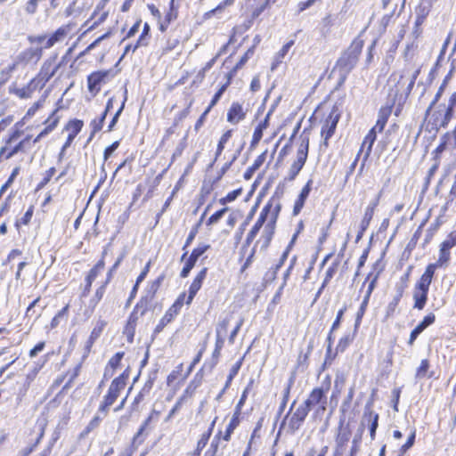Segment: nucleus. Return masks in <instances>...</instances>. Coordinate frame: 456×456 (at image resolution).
Wrapping results in <instances>:
<instances>
[{"label": "nucleus", "mask_w": 456, "mask_h": 456, "mask_svg": "<svg viewBox=\"0 0 456 456\" xmlns=\"http://www.w3.org/2000/svg\"><path fill=\"white\" fill-rule=\"evenodd\" d=\"M45 347V342L38 343L33 349L29 352V356L31 358L37 356V354L41 352Z\"/></svg>", "instance_id": "338daca9"}, {"label": "nucleus", "mask_w": 456, "mask_h": 456, "mask_svg": "<svg viewBox=\"0 0 456 456\" xmlns=\"http://www.w3.org/2000/svg\"><path fill=\"white\" fill-rule=\"evenodd\" d=\"M389 114V109H381L379 113V118L377 120L376 126L373 128H379V131H382L387 121Z\"/></svg>", "instance_id": "2f4dec72"}, {"label": "nucleus", "mask_w": 456, "mask_h": 456, "mask_svg": "<svg viewBox=\"0 0 456 456\" xmlns=\"http://www.w3.org/2000/svg\"><path fill=\"white\" fill-rule=\"evenodd\" d=\"M127 374H121L119 377L112 380L107 395L104 396L102 403L100 405L99 411L106 414L108 408L111 406L119 396L120 391L126 387Z\"/></svg>", "instance_id": "7ed1b4c3"}, {"label": "nucleus", "mask_w": 456, "mask_h": 456, "mask_svg": "<svg viewBox=\"0 0 456 456\" xmlns=\"http://www.w3.org/2000/svg\"><path fill=\"white\" fill-rule=\"evenodd\" d=\"M231 319H232V315L230 314L228 316H226L225 318H224L223 320H221L217 323L216 329V336H221V337L225 338Z\"/></svg>", "instance_id": "7c9ffc66"}, {"label": "nucleus", "mask_w": 456, "mask_h": 456, "mask_svg": "<svg viewBox=\"0 0 456 456\" xmlns=\"http://www.w3.org/2000/svg\"><path fill=\"white\" fill-rule=\"evenodd\" d=\"M33 216V207H30L27 211L26 213L24 214V216L21 217L20 219V223L23 224H28L30 220H31V217Z\"/></svg>", "instance_id": "0e129e2a"}, {"label": "nucleus", "mask_w": 456, "mask_h": 456, "mask_svg": "<svg viewBox=\"0 0 456 456\" xmlns=\"http://www.w3.org/2000/svg\"><path fill=\"white\" fill-rule=\"evenodd\" d=\"M180 311L179 303H174L163 316L164 322H171Z\"/></svg>", "instance_id": "473e14b6"}, {"label": "nucleus", "mask_w": 456, "mask_h": 456, "mask_svg": "<svg viewBox=\"0 0 456 456\" xmlns=\"http://www.w3.org/2000/svg\"><path fill=\"white\" fill-rule=\"evenodd\" d=\"M104 119H105V114H102L98 121L97 120H94L92 122L93 132L94 133H95L97 131H100L102 129Z\"/></svg>", "instance_id": "e2e57ef3"}, {"label": "nucleus", "mask_w": 456, "mask_h": 456, "mask_svg": "<svg viewBox=\"0 0 456 456\" xmlns=\"http://www.w3.org/2000/svg\"><path fill=\"white\" fill-rule=\"evenodd\" d=\"M339 119V114L336 110H332L327 117L324 125L322 128V136L323 137V143L327 147L328 140L333 135L337 124Z\"/></svg>", "instance_id": "ddd939ff"}, {"label": "nucleus", "mask_w": 456, "mask_h": 456, "mask_svg": "<svg viewBox=\"0 0 456 456\" xmlns=\"http://www.w3.org/2000/svg\"><path fill=\"white\" fill-rule=\"evenodd\" d=\"M265 157H266V151L265 152H263L262 154H260L254 161L253 165H252V169L253 170H256L258 169L262 165L263 163L265 162Z\"/></svg>", "instance_id": "6e6d98bb"}, {"label": "nucleus", "mask_w": 456, "mask_h": 456, "mask_svg": "<svg viewBox=\"0 0 456 456\" xmlns=\"http://www.w3.org/2000/svg\"><path fill=\"white\" fill-rule=\"evenodd\" d=\"M55 59L56 56L44 62L37 77L35 78L37 79V83L39 85V87H43L45 85V83L48 82L50 78H52L55 75V73L61 67L60 63L53 67Z\"/></svg>", "instance_id": "9d476101"}, {"label": "nucleus", "mask_w": 456, "mask_h": 456, "mask_svg": "<svg viewBox=\"0 0 456 456\" xmlns=\"http://www.w3.org/2000/svg\"><path fill=\"white\" fill-rule=\"evenodd\" d=\"M308 412L309 410L307 409V406H305L302 403L297 408L291 416L286 417L284 424H286L289 429L293 433L301 427Z\"/></svg>", "instance_id": "1a4fd4ad"}, {"label": "nucleus", "mask_w": 456, "mask_h": 456, "mask_svg": "<svg viewBox=\"0 0 456 456\" xmlns=\"http://www.w3.org/2000/svg\"><path fill=\"white\" fill-rule=\"evenodd\" d=\"M312 183H313V180L310 179L306 183V184L303 187V189L301 190V192L298 195V198L296 200L295 205H294V210L293 211H294L295 215H297L301 211V209L303 208V207L305 205V201L308 198L309 193L311 191Z\"/></svg>", "instance_id": "b1692460"}, {"label": "nucleus", "mask_w": 456, "mask_h": 456, "mask_svg": "<svg viewBox=\"0 0 456 456\" xmlns=\"http://www.w3.org/2000/svg\"><path fill=\"white\" fill-rule=\"evenodd\" d=\"M345 310H346V308H342V309H340L338 312L337 318H336L335 322L332 324L330 333H332L335 330H337L338 328V326L340 324L341 318H342V316L344 314ZM328 339L330 342V340H331V334L329 335Z\"/></svg>", "instance_id": "de8ad7c7"}, {"label": "nucleus", "mask_w": 456, "mask_h": 456, "mask_svg": "<svg viewBox=\"0 0 456 456\" xmlns=\"http://www.w3.org/2000/svg\"><path fill=\"white\" fill-rule=\"evenodd\" d=\"M42 53H43L42 47H30V48H28V49L24 50L23 52H21L19 54L18 59L20 61H23L26 63H28L30 61L37 62L41 59Z\"/></svg>", "instance_id": "aec40b11"}, {"label": "nucleus", "mask_w": 456, "mask_h": 456, "mask_svg": "<svg viewBox=\"0 0 456 456\" xmlns=\"http://www.w3.org/2000/svg\"><path fill=\"white\" fill-rule=\"evenodd\" d=\"M429 368V362L427 359L421 361L419 367L417 370L416 377L418 379H423L427 376L428 370Z\"/></svg>", "instance_id": "ea45409f"}, {"label": "nucleus", "mask_w": 456, "mask_h": 456, "mask_svg": "<svg viewBox=\"0 0 456 456\" xmlns=\"http://www.w3.org/2000/svg\"><path fill=\"white\" fill-rule=\"evenodd\" d=\"M109 75L110 71L108 70H100L90 74L87 77L88 90L94 94L99 93L101 85L107 82Z\"/></svg>", "instance_id": "f8f14e48"}, {"label": "nucleus", "mask_w": 456, "mask_h": 456, "mask_svg": "<svg viewBox=\"0 0 456 456\" xmlns=\"http://www.w3.org/2000/svg\"><path fill=\"white\" fill-rule=\"evenodd\" d=\"M150 30H151L150 25L147 22H145L143 24L142 31L136 44L133 47V52H134L139 47L148 45L149 41H150V35H149Z\"/></svg>", "instance_id": "c85d7f7f"}, {"label": "nucleus", "mask_w": 456, "mask_h": 456, "mask_svg": "<svg viewBox=\"0 0 456 456\" xmlns=\"http://www.w3.org/2000/svg\"><path fill=\"white\" fill-rule=\"evenodd\" d=\"M57 123H58V118H55L54 120H53L41 133H40V136H45L46 134H48L50 132H52L55 126H57Z\"/></svg>", "instance_id": "680f3d73"}, {"label": "nucleus", "mask_w": 456, "mask_h": 456, "mask_svg": "<svg viewBox=\"0 0 456 456\" xmlns=\"http://www.w3.org/2000/svg\"><path fill=\"white\" fill-rule=\"evenodd\" d=\"M278 211L275 209H271L270 214H268V218L265 223V227L261 235V238L256 241V246L260 244L261 249H265L268 248L273 236L274 234L275 224L277 220Z\"/></svg>", "instance_id": "39448f33"}, {"label": "nucleus", "mask_w": 456, "mask_h": 456, "mask_svg": "<svg viewBox=\"0 0 456 456\" xmlns=\"http://www.w3.org/2000/svg\"><path fill=\"white\" fill-rule=\"evenodd\" d=\"M107 251L106 249H104V251L102 252V257H104V256L106 255ZM104 268V261H103V258H102L92 269L91 271L89 272L88 273V276H90L91 278H93L94 280L96 279V277L98 276L99 273H101Z\"/></svg>", "instance_id": "f704fd0d"}, {"label": "nucleus", "mask_w": 456, "mask_h": 456, "mask_svg": "<svg viewBox=\"0 0 456 456\" xmlns=\"http://www.w3.org/2000/svg\"><path fill=\"white\" fill-rule=\"evenodd\" d=\"M248 389H249L248 387L244 389V391L240 396V399L236 405L235 412H238L240 414L241 408H242V406L247 399L248 394Z\"/></svg>", "instance_id": "864d4df0"}, {"label": "nucleus", "mask_w": 456, "mask_h": 456, "mask_svg": "<svg viewBox=\"0 0 456 456\" xmlns=\"http://www.w3.org/2000/svg\"><path fill=\"white\" fill-rule=\"evenodd\" d=\"M243 322H244V319L243 318H240L239 320V322H237L235 328L232 330V331L231 332V335L229 337V342L231 344H233L234 342V339H235V337L237 336L238 332L240 331L242 324H243Z\"/></svg>", "instance_id": "3c124183"}, {"label": "nucleus", "mask_w": 456, "mask_h": 456, "mask_svg": "<svg viewBox=\"0 0 456 456\" xmlns=\"http://www.w3.org/2000/svg\"><path fill=\"white\" fill-rule=\"evenodd\" d=\"M362 47L363 40L360 37L355 38L340 59V64L347 70L352 69L358 61Z\"/></svg>", "instance_id": "20e7f679"}, {"label": "nucleus", "mask_w": 456, "mask_h": 456, "mask_svg": "<svg viewBox=\"0 0 456 456\" xmlns=\"http://www.w3.org/2000/svg\"><path fill=\"white\" fill-rule=\"evenodd\" d=\"M374 215L373 208H366L363 218L361 223L362 231H365Z\"/></svg>", "instance_id": "4c0bfd02"}, {"label": "nucleus", "mask_w": 456, "mask_h": 456, "mask_svg": "<svg viewBox=\"0 0 456 456\" xmlns=\"http://www.w3.org/2000/svg\"><path fill=\"white\" fill-rule=\"evenodd\" d=\"M195 264L187 258L184 266L181 271V277L185 278L189 275L191 270L194 267Z\"/></svg>", "instance_id": "8fccbe9b"}, {"label": "nucleus", "mask_w": 456, "mask_h": 456, "mask_svg": "<svg viewBox=\"0 0 456 456\" xmlns=\"http://www.w3.org/2000/svg\"><path fill=\"white\" fill-rule=\"evenodd\" d=\"M151 262L149 261L146 265L144 266L143 270L142 271V273H140V275L137 277V284H140L146 277V275L148 274L149 271H150V268H151Z\"/></svg>", "instance_id": "052dcab7"}, {"label": "nucleus", "mask_w": 456, "mask_h": 456, "mask_svg": "<svg viewBox=\"0 0 456 456\" xmlns=\"http://www.w3.org/2000/svg\"><path fill=\"white\" fill-rule=\"evenodd\" d=\"M369 426L370 428V436L371 440L375 439L376 430L379 426V414L374 412L370 408H365L361 426L364 427L365 425Z\"/></svg>", "instance_id": "2eb2a0df"}, {"label": "nucleus", "mask_w": 456, "mask_h": 456, "mask_svg": "<svg viewBox=\"0 0 456 456\" xmlns=\"http://www.w3.org/2000/svg\"><path fill=\"white\" fill-rule=\"evenodd\" d=\"M272 209V205L267 204L263 208V209L260 212V215L256 222V224L253 225L252 229L249 231V232L247 235L245 244L248 246L256 238L257 233L259 232L260 229L263 227L265 223L266 222L268 218V214H270Z\"/></svg>", "instance_id": "9b49d317"}, {"label": "nucleus", "mask_w": 456, "mask_h": 456, "mask_svg": "<svg viewBox=\"0 0 456 456\" xmlns=\"http://www.w3.org/2000/svg\"><path fill=\"white\" fill-rule=\"evenodd\" d=\"M82 127H83V121H81L79 119L71 120L67 124L65 128L69 133L67 141L64 143V145L62 146V149L60 152V155H59L60 159L62 158L64 151H66V149L68 147L70 146V144L72 143V142L75 139V137L77 136V134L81 131Z\"/></svg>", "instance_id": "4468645a"}, {"label": "nucleus", "mask_w": 456, "mask_h": 456, "mask_svg": "<svg viewBox=\"0 0 456 456\" xmlns=\"http://www.w3.org/2000/svg\"><path fill=\"white\" fill-rule=\"evenodd\" d=\"M37 87L39 85L37 83V79H32L27 86L17 89L16 94L22 99L30 98Z\"/></svg>", "instance_id": "cd10ccee"}, {"label": "nucleus", "mask_w": 456, "mask_h": 456, "mask_svg": "<svg viewBox=\"0 0 456 456\" xmlns=\"http://www.w3.org/2000/svg\"><path fill=\"white\" fill-rule=\"evenodd\" d=\"M227 88V84L222 86L218 91L215 94L209 106L207 108V110L204 111V115H207L210 110L217 103V102L220 100L221 96L224 93V91Z\"/></svg>", "instance_id": "c9c22d12"}, {"label": "nucleus", "mask_w": 456, "mask_h": 456, "mask_svg": "<svg viewBox=\"0 0 456 456\" xmlns=\"http://www.w3.org/2000/svg\"><path fill=\"white\" fill-rule=\"evenodd\" d=\"M415 430H412L407 442L401 447L400 452L402 454L405 453L414 444Z\"/></svg>", "instance_id": "49530a36"}, {"label": "nucleus", "mask_w": 456, "mask_h": 456, "mask_svg": "<svg viewBox=\"0 0 456 456\" xmlns=\"http://www.w3.org/2000/svg\"><path fill=\"white\" fill-rule=\"evenodd\" d=\"M416 25H420L424 22L426 17L429 12V8L420 4L417 9Z\"/></svg>", "instance_id": "e433bc0d"}, {"label": "nucleus", "mask_w": 456, "mask_h": 456, "mask_svg": "<svg viewBox=\"0 0 456 456\" xmlns=\"http://www.w3.org/2000/svg\"><path fill=\"white\" fill-rule=\"evenodd\" d=\"M240 190H234L229 192L225 197L219 200L220 204L225 205L227 202H232L237 199V197L240 194Z\"/></svg>", "instance_id": "37998d69"}, {"label": "nucleus", "mask_w": 456, "mask_h": 456, "mask_svg": "<svg viewBox=\"0 0 456 456\" xmlns=\"http://www.w3.org/2000/svg\"><path fill=\"white\" fill-rule=\"evenodd\" d=\"M71 28L69 25L60 27L54 33H53L46 40L45 48L48 49L53 47L55 44L62 42L69 34Z\"/></svg>", "instance_id": "dca6fc26"}, {"label": "nucleus", "mask_w": 456, "mask_h": 456, "mask_svg": "<svg viewBox=\"0 0 456 456\" xmlns=\"http://www.w3.org/2000/svg\"><path fill=\"white\" fill-rule=\"evenodd\" d=\"M126 101V99L124 100ZM124 106H125V102H122L120 108L117 110V112L115 113L111 122L110 123L109 125V128H108V131H111L112 128L114 127V126L116 125L118 119V117L119 115L121 114L123 109H124Z\"/></svg>", "instance_id": "4d7b16f0"}, {"label": "nucleus", "mask_w": 456, "mask_h": 456, "mask_svg": "<svg viewBox=\"0 0 456 456\" xmlns=\"http://www.w3.org/2000/svg\"><path fill=\"white\" fill-rule=\"evenodd\" d=\"M293 45H294L293 40L286 43L281 47V49L275 54L273 62L272 63V66H271L272 70H274L279 66V64H281L283 61L285 56L288 54L289 49L291 48V46Z\"/></svg>", "instance_id": "bb28decb"}, {"label": "nucleus", "mask_w": 456, "mask_h": 456, "mask_svg": "<svg viewBox=\"0 0 456 456\" xmlns=\"http://www.w3.org/2000/svg\"><path fill=\"white\" fill-rule=\"evenodd\" d=\"M428 289H420V288H415L414 293H413V298H414V307L422 310L426 305L427 299H428Z\"/></svg>", "instance_id": "a878e982"}, {"label": "nucleus", "mask_w": 456, "mask_h": 456, "mask_svg": "<svg viewBox=\"0 0 456 456\" xmlns=\"http://www.w3.org/2000/svg\"><path fill=\"white\" fill-rule=\"evenodd\" d=\"M329 389L330 384H327L325 387L314 388L310 393L307 399L303 403V404L305 406H307V409L309 411L316 405H319L322 411H325L327 405L326 394L329 391Z\"/></svg>", "instance_id": "423d86ee"}, {"label": "nucleus", "mask_w": 456, "mask_h": 456, "mask_svg": "<svg viewBox=\"0 0 456 456\" xmlns=\"http://www.w3.org/2000/svg\"><path fill=\"white\" fill-rule=\"evenodd\" d=\"M107 322L103 320H99L94 328L93 329L92 332H91V335H90V339L91 340H95L97 339L100 335L102 334L103 329L105 328Z\"/></svg>", "instance_id": "72a5a7b5"}, {"label": "nucleus", "mask_w": 456, "mask_h": 456, "mask_svg": "<svg viewBox=\"0 0 456 456\" xmlns=\"http://www.w3.org/2000/svg\"><path fill=\"white\" fill-rule=\"evenodd\" d=\"M456 104V93H453L449 99L448 105L440 104L433 113H426L429 115L428 126H431L432 130H438L441 127H445L452 117V109Z\"/></svg>", "instance_id": "f03ea898"}, {"label": "nucleus", "mask_w": 456, "mask_h": 456, "mask_svg": "<svg viewBox=\"0 0 456 456\" xmlns=\"http://www.w3.org/2000/svg\"><path fill=\"white\" fill-rule=\"evenodd\" d=\"M45 102V98L36 102L27 111V116L31 117L35 115L38 109H40Z\"/></svg>", "instance_id": "09e8293b"}, {"label": "nucleus", "mask_w": 456, "mask_h": 456, "mask_svg": "<svg viewBox=\"0 0 456 456\" xmlns=\"http://www.w3.org/2000/svg\"><path fill=\"white\" fill-rule=\"evenodd\" d=\"M158 415H159V412L156 411H153L150 414V416L143 421V423L140 427L139 430L137 431V433L134 435V436L133 438L134 444L140 445L144 442V440L146 438V435H144V431L148 428L150 423L153 420L154 416H158Z\"/></svg>", "instance_id": "5701e85b"}, {"label": "nucleus", "mask_w": 456, "mask_h": 456, "mask_svg": "<svg viewBox=\"0 0 456 456\" xmlns=\"http://www.w3.org/2000/svg\"><path fill=\"white\" fill-rule=\"evenodd\" d=\"M442 267L441 265H438L437 263L429 264L424 273L421 275L419 281L417 284V288L424 289H429V286L432 282V279L435 273V271L436 268Z\"/></svg>", "instance_id": "f3484780"}, {"label": "nucleus", "mask_w": 456, "mask_h": 456, "mask_svg": "<svg viewBox=\"0 0 456 456\" xmlns=\"http://www.w3.org/2000/svg\"><path fill=\"white\" fill-rule=\"evenodd\" d=\"M141 23H142V20H137L134 25L133 27L129 29V31L127 32V35H126V37L129 38V37H134L139 30V28L141 26Z\"/></svg>", "instance_id": "69168bd1"}, {"label": "nucleus", "mask_w": 456, "mask_h": 456, "mask_svg": "<svg viewBox=\"0 0 456 456\" xmlns=\"http://www.w3.org/2000/svg\"><path fill=\"white\" fill-rule=\"evenodd\" d=\"M308 156V139L303 140L297 149V159L292 163L289 170V179L294 180L303 168Z\"/></svg>", "instance_id": "0eeeda50"}, {"label": "nucleus", "mask_w": 456, "mask_h": 456, "mask_svg": "<svg viewBox=\"0 0 456 456\" xmlns=\"http://www.w3.org/2000/svg\"><path fill=\"white\" fill-rule=\"evenodd\" d=\"M456 246V231L452 232L440 244L438 265L447 266L450 262V249Z\"/></svg>", "instance_id": "6e6552de"}, {"label": "nucleus", "mask_w": 456, "mask_h": 456, "mask_svg": "<svg viewBox=\"0 0 456 456\" xmlns=\"http://www.w3.org/2000/svg\"><path fill=\"white\" fill-rule=\"evenodd\" d=\"M334 272H335L334 268H332V267L328 268V270L326 271V276H325V279L323 281V283H322L321 289L318 291V295L321 294L322 289L327 285V283L332 278V276L334 274Z\"/></svg>", "instance_id": "13d9d810"}, {"label": "nucleus", "mask_w": 456, "mask_h": 456, "mask_svg": "<svg viewBox=\"0 0 456 456\" xmlns=\"http://www.w3.org/2000/svg\"><path fill=\"white\" fill-rule=\"evenodd\" d=\"M375 140H376V132H375V128H372L369 131V133L364 137L362 146H361V149L358 153V155L363 154L364 161L367 160V159L369 158Z\"/></svg>", "instance_id": "412c9836"}, {"label": "nucleus", "mask_w": 456, "mask_h": 456, "mask_svg": "<svg viewBox=\"0 0 456 456\" xmlns=\"http://www.w3.org/2000/svg\"><path fill=\"white\" fill-rule=\"evenodd\" d=\"M210 248V246L208 244H200L197 248H195L193 250H192V254H194L197 257H200V256H202L208 248Z\"/></svg>", "instance_id": "5fc2aeb1"}, {"label": "nucleus", "mask_w": 456, "mask_h": 456, "mask_svg": "<svg viewBox=\"0 0 456 456\" xmlns=\"http://www.w3.org/2000/svg\"><path fill=\"white\" fill-rule=\"evenodd\" d=\"M184 400H185V396L183 395L176 401L175 404L174 405V407L171 409L168 415L167 416L166 421H169L173 418V416L180 410Z\"/></svg>", "instance_id": "c03bdc74"}, {"label": "nucleus", "mask_w": 456, "mask_h": 456, "mask_svg": "<svg viewBox=\"0 0 456 456\" xmlns=\"http://www.w3.org/2000/svg\"><path fill=\"white\" fill-rule=\"evenodd\" d=\"M420 69L411 64L406 65L402 70L393 72L387 81L389 96L393 102H404L410 95L415 81L419 75Z\"/></svg>", "instance_id": "f257e3e1"}, {"label": "nucleus", "mask_w": 456, "mask_h": 456, "mask_svg": "<svg viewBox=\"0 0 456 456\" xmlns=\"http://www.w3.org/2000/svg\"><path fill=\"white\" fill-rule=\"evenodd\" d=\"M368 303H369L368 296H365L361 305H360V308L358 309L357 314H356V320H355L356 325H358L359 322H361V320L366 311Z\"/></svg>", "instance_id": "79ce46f5"}, {"label": "nucleus", "mask_w": 456, "mask_h": 456, "mask_svg": "<svg viewBox=\"0 0 456 456\" xmlns=\"http://www.w3.org/2000/svg\"><path fill=\"white\" fill-rule=\"evenodd\" d=\"M435 314H428L427 316L424 317V319L422 320V322H420L417 326L416 328L420 331L422 332L427 327H428L429 325H431L434 322H435Z\"/></svg>", "instance_id": "58836bf2"}, {"label": "nucleus", "mask_w": 456, "mask_h": 456, "mask_svg": "<svg viewBox=\"0 0 456 456\" xmlns=\"http://www.w3.org/2000/svg\"><path fill=\"white\" fill-rule=\"evenodd\" d=\"M109 37V33H106L104 35H102V37H98L96 40H94L92 44H90L86 49L81 53V55H84L87 53H89L91 50H93L94 48H95L102 40H103L104 38L108 37Z\"/></svg>", "instance_id": "603ef678"}, {"label": "nucleus", "mask_w": 456, "mask_h": 456, "mask_svg": "<svg viewBox=\"0 0 456 456\" xmlns=\"http://www.w3.org/2000/svg\"><path fill=\"white\" fill-rule=\"evenodd\" d=\"M240 415V413L234 411V413L226 428L224 435L223 436L224 440H225V441L230 440L232 432L234 431V429L238 427V425L240 423V419H239Z\"/></svg>", "instance_id": "c756f323"}, {"label": "nucleus", "mask_w": 456, "mask_h": 456, "mask_svg": "<svg viewBox=\"0 0 456 456\" xmlns=\"http://www.w3.org/2000/svg\"><path fill=\"white\" fill-rule=\"evenodd\" d=\"M208 269L203 268L195 277L189 289V296L186 301L187 305H190L197 292L201 288L202 282L207 276Z\"/></svg>", "instance_id": "6ab92c4d"}, {"label": "nucleus", "mask_w": 456, "mask_h": 456, "mask_svg": "<svg viewBox=\"0 0 456 456\" xmlns=\"http://www.w3.org/2000/svg\"><path fill=\"white\" fill-rule=\"evenodd\" d=\"M123 356H124V353L118 352L110 359V361L108 362V364L105 368V370H104L105 378H110L111 376H113L114 371L119 365Z\"/></svg>", "instance_id": "393cba45"}, {"label": "nucleus", "mask_w": 456, "mask_h": 456, "mask_svg": "<svg viewBox=\"0 0 456 456\" xmlns=\"http://www.w3.org/2000/svg\"><path fill=\"white\" fill-rule=\"evenodd\" d=\"M228 210L227 208H224L218 211H216V213H214L208 220L207 222V224L208 225H212V224H216L223 216L225 214V212Z\"/></svg>", "instance_id": "a19ab883"}, {"label": "nucleus", "mask_w": 456, "mask_h": 456, "mask_svg": "<svg viewBox=\"0 0 456 456\" xmlns=\"http://www.w3.org/2000/svg\"><path fill=\"white\" fill-rule=\"evenodd\" d=\"M444 88H445V83H442L437 93L435 95V98L434 100L432 101V102L430 103V105L428 106V110H427V114H428L429 112H431V110L432 108L436 105V103L439 101V99L441 98L444 91Z\"/></svg>", "instance_id": "a18cd8bd"}, {"label": "nucleus", "mask_w": 456, "mask_h": 456, "mask_svg": "<svg viewBox=\"0 0 456 456\" xmlns=\"http://www.w3.org/2000/svg\"><path fill=\"white\" fill-rule=\"evenodd\" d=\"M272 114V111L270 110L265 119L263 121H261L257 126L255 128V131L253 133V135H252V140H251V147H256L259 142L261 141L262 137H263V133L264 131L269 126V118H270V116Z\"/></svg>", "instance_id": "4be33fe9"}, {"label": "nucleus", "mask_w": 456, "mask_h": 456, "mask_svg": "<svg viewBox=\"0 0 456 456\" xmlns=\"http://www.w3.org/2000/svg\"><path fill=\"white\" fill-rule=\"evenodd\" d=\"M260 87H261V85H260L259 77H253L251 84H250V90L252 92H256L260 89Z\"/></svg>", "instance_id": "774afa93"}, {"label": "nucleus", "mask_w": 456, "mask_h": 456, "mask_svg": "<svg viewBox=\"0 0 456 456\" xmlns=\"http://www.w3.org/2000/svg\"><path fill=\"white\" fill-rule=\"evenodd\" d=\"M246 117V111L239 102H233L227 113V121L232 124H238Z\"/></svg>", "instance_id": "a211bd4d"}, {"label": "nucleus", "mask_w": 456, "mask_h": 456, "mask_svg": "<svg viewBox=\"0 0 456 456\" xmlns=\"http://www.w3.org/2000/svg\"><path fill=\"white\" fill-rule=\"evenodd\" d=\"M350 342H351V339L348 336L342 338L337 346V350L343 352L347 347V346L350 344Z\"/></svg>", "instance_id": "bf43d9fd"}]
</instances>
